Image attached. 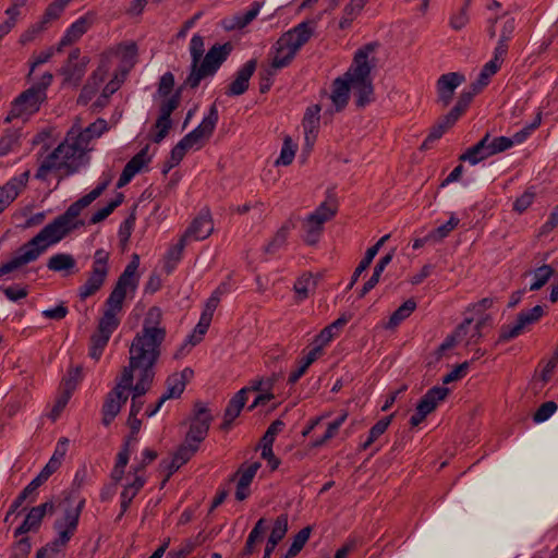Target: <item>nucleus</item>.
Listing matches in <instances>:
<instances>
[{"mask_svg":"<svg viewBox=\"0 0 558 558\" xmlns=\"http://www.w3.org/2000/svg\"><path fill=\"white\" fill-rule=\"evenodd\" d=\"M112 179L111 171L104 172L100 182L94 190L72 203L63 214L45 226L33 239L16 251L12 259L0 267V278L35 262L50 245L59 243L72 231L84 227L86 222L80 218L82 211L106 191Z\"/></svg>","mask_w":558,"mask_h":558,"instance_id":"1","label":"nucleus"},{"mask_svg":"<svg viewBox=\"0 0 558 558\" xmlns=\"http://www.w3.org/2000/svg\"><path fill=\"white\" fill-rule=\"evenodd\" d=\"M162 311L157 307H150L143 320L141 331L132 340L129 349V367H132V374L137 372V381L132 384L133 392L131 399L130 414L137 415L144 402L142 397L150 389L155 377L154 366L161 354V345L166 339V328L161 326Z\"/></svg>","mask_w":558,"mask_h":558,"instance_id":"2","label":"nucleus"},{"mask_svg":"<svg viewBox=\"0 0 558 558\" xmlns=\"http://www.w3.org/2000/svg\"><path fill=\"white\" fill-rule=\"evenodd\" d=\"M88 149L89 148L77 137L76 128L73 126L66 133L64 141L41 161L35 178L44 181L47 174L53 170H65L69 174L74 173L80 166L81 159Z\"/></svg>","mask_w":558,"mask_h":558,"instance_id":"3","label":"nucleus"},{"mask_svg":"<svg viewBox=\"0 0 558 558\" xmlns=\"http://www.w3.org/2000/svg\"><path fill=\"white\" fill-rule=\"evenodd\" d=\"M376 48L377 44L369 43L357 49L351 66L345 72V76L351 81L357 107H365L374 101V87L371 78L373 65L369 64V56Z\"/></svg>","mask_w":558,"mask_h":558,"instance_id":"4","label":"nucleus"},{"mask_svg":"<svg viewBox=\"0 0 558 558\" xmlns=\"http://www.w3.org/2000/svg\"><path fill=\"white\" fill-rule=\"evenodd\" d=\"M134 375L132 367L124 366L121 376L117 378L116 386L106 395L101 413L102 424L109 426L120 413L122 405L128 401Z\"/></svg>","mask_w":558,"mask_h":558,"instance_id":"5","label":"nucleus"},{"mask_svg":"<svg viewBox=\"0 0 558 558\" xmlns=\"http://www.w3.org/2000/svg\"><path fill=\"white\" fill-rule=\"evenodd\" d=\"M231 51L232 45L230 43L214 45L207 51L203 61L196 65L194 71L190 72L184 85L191 88H196L203 78L211 76L218 71Z\"/></svg>","mask_w":558,"mask_h":558,"instance_id":"6","label":"nucleus"},{"mask_svg":"<svg viewBox=\"0 0 558 558\" xmlns=\"http://www.w3.org/2000/svg\"><path fill=\"white\" fill-rule=\"evenodd\" d=\"M53 76L51 73L46 72L40 77L39 82L32 85L28 89L24 90L12 105V116L33 114L37 112L40 105L46 100L47 88L51 85Z\"/></svg>","mask_w":558,"mask_h":558,"instance_id":"7","label":"nucleus"},{"mask_svg":"<svg viewBox=\"0 0 558 558\" xmlns=\"http://www.w3.org/2000/svg\"><path fill=\"white\" fill-rule=\"evenodd\" d=\"M108 262V252L102 248L95 252L92 270L88 272L86 281L78 288L81 300H86L101 289L109 274Z\"/></svg>","mask_w":558,"mask_h":558,"instance_id":"8","label":"nucleus"},{"mask_svg":"<svg viewBox=\"0 0 558 558\" xmlns=\"http://www.w3.org/2000/svg\"><path fill=\"white\" fill-rule=\"evenodd\" d=\"M545 314L542 305L521 311L512 325H504L500 328L497 343L508 342L522 335L530 326L536 324Z\"/></svg>","mask_w":558,"mask_h":558,"instance_id":"9","label":"nucleus"},{"mask_svg":"<svg viewBox=\"0 0 558 558\" xmlns=\"http://www.w3.org/2000/svg\"><path fill=\"white\" fill-rule=\"evenodd\" d=\"M218 119V109L216 105H213L199 125L187 133L182 140L191 149H199L203 147L205 140H208L214 133Z\"/></svg>","mask_w":558,"mask_h":558,"instance_id":"10","label":"nucleus"},{"mask_svg":"<svg viewBox=\"0 0 558 558\" xmlns=\"http://www.w3.org/2000/svg\"><path fill=\"white\" fill-rule=\"evenodd\" d=\"M213 418L209 410L202 402H196L194 405V415L185 436L186 440L199 446L207 437Z\"/></svg>","mask_w":558,"mask_h":558,"instance_id":"11","label":"nucleus"},{"mask_svg":"<svg viewBox=\"0 0 558 558\" xmlns=\"http://www.w3.org/2000/svg\"><path fill=\"white\" fill-rule=\"evenodd\" d=\"M84 500L80 501L77 507L66 509L64 512V517L62 520H57L53 524V529L58 532V537L56 538L59 544L64 547L68 545L72 536L77 530L80 515L82 508L84 507Z\"/></svg>","mask_w":558,"mask_h":558,"instance_id":"12","label":"nucleus"},{"mask_svg":"<svg viewBox=\"0 0 558 558\" xmlns=\"http://www.w3.org/2000/svg\"><path fill=\"white\" fill-rule=\"evenodd\" d=\"M465 81V77L463 74L458 72H449L446 74H442L437 80V94L438 99L437 101L441 104L444 107H447L454 95V90L457 87H459L463 82Z\"/></svg>","mask_w":558,"mask_h":558,"instance_id":"13","label":"nucleus"},{"mask_svg":"<svg viewBox=\"0 0 558 558\" xmlns=\"http://www.w3.org/2000/svg\"><path fill=\"white\" fill-rule=\"evenodd\" d=\"M257 66L255 59L248 60L241 66L235 75V78L229 84L226 94L228 96L243 95L250 86V80L254 74Z\"/></svg>","mask_w":558,"mask_h":558,"instance_id":"14","label":"nucleus"},{"mask_svg":"<svg viewBox=\"0 0 558 558\" xmlns=\"http://www.w3.org/2000/svg\"><path fill=\"white\" fill-rule=\"evenodd\" d=\"M319 112L320 107L318 105L310 106L302 120L305 146L310 149L314 146L317 138L320 120Z\"/></svg>","mask_w":558,"mask_h":558,"instance_id":"15","label":"nucleus"},{"mask_svg":"<svg viewBox=\"0 0 558 558\" xmlns=\"http://www.w3.org/2000/svg\"><path fill=\"white\" fill-rule=\"evenodd\" d=\"M214 230L210 213L208 209L202 210L199 215L192 221L182 236H185V241L189 238L194 240H204L208 238Z\"/></svg>","mask_w":558,"mask_h":558,"instance_id":"16","label":"nucleus"},{"mask_svg":"<svg viewBox=\"0 0 558 558\" xmlns=\"http://www.w3.org/2000/svg\"><path fill=\"white\" fill-rule=\"evenodd\" d=\"M31 171L26 170L10 179L4 185L0 186V199L9 207L19 194L26 187Z\"/></svg>","mask_w":558,"mask_h":558,"instance_id":"17","label":"nucleus"},{"mask_svg":"<svg viewBox=\"0 0 558 558\" xmlns=\"http://www.w3.org/2000/svg\"><path fill=\"white\" fill-rule=\"evenodd\" d=\"M247 393L248 388H242L230 399L225 410L223 422L220 425L221 429L229 430L231 428L232 422L240 415L247 401Z\"/></svg>","mask_w":558,"mask_h":558,"instance_id":"18","label":"nucleus"},{"mask_svg":"<svg viewBox=\"0 0 558 558\" xmlns=\"http://www.w3.org/2000/svg\"><path fill=\"white\" fill-rule=\"evenodd\" d=\"M312 36V29L307 23L303 22L296 25L293 29L282 35L279 39L281 44H287L296 52L304 46Z\"/></svg>","mask_w":558,"mask_h":558,"instance_id":"19","label":"nucleus"},{"mask_svg":"<svg viewBox=\"0 0 558 558\" xmlns=\"http://www.w3.org/2000/svg\"><path fill=\"white\" fill-rule=\"evenodd\" d=\"M517 24L515 20L508 14L500 15V29H499V38L497 40V45L495 47V51L499 54L508 53L509 41L512 39Z\"/></svg>","mask_w":558,"mask_h":558,"instance_id":"20","label":"nucleus"},{"mask_svg":"<svg viewBox=\"0 0 558 558\" xmlns=\"http://www.w3.org/2000/svg\"><path fill=\"white\" fill-rule=\"evenodd\" d=\"M448 393V388L438 386L433 387L422 397L416 409L427 416L437 408L440 401L446 399Z\"/></svg>","mask_w":558,"mask_h":558,"instance_id":"21","label":"nucleus"},{"mask_svg":"<svg viewBox=\"0 0 558 558\" xmlns=\"http://www.w3.org/2000/svg\"><path fill=\"white\" fill-rule=\"evenodd\" d=\"M90 20L87 15L81 16L76 20L65 32L64 36L61 38L57 51H62L64 46L71 45L78 40L90 27Z\"/></svg>","mask_w":558,"mask_h":558,"instance_id":"22","label":"nucleus"},{"mask_svg":"<svg viewBox=\"0 0 558 558\" xmlns=\"http://www.w3.org/2000/svg\"><path fill=\"white\" fill-rule=\"evenodd\" d=\"M351 88V81L345 75L333 81L330 98L337 111L342 110L347 106Z\"/></svg>","mask_w":558,"mask_h":558,"instance_id":"23","label":"nucleus"},{"mask_svg":"<svg viewBox=\"0 0 558 558\" xmlns=\"http://www.w3.org/2000/svg\"><path fill=\"white\" fill-rule=\"evenodd\" d=\"M140 256L137 254H133L131 262L126 265L123 272L118 278L116 287H120L126 292L128 289L134 291L138 284V277L136 276Z\"/></svg>","mask_w":558,"mask_h":558,"instance_id":"24","label":"nucleus"},{"mask_svg":"<svg viewBox=\"0 0 558 558\" xmlns=\"http://www.w3.org/2000/svg\"><path fill=\"white\" fill-rule=\"evenodd\" d=\"M488 133H486L481 141H478L475 145L468 148L460 157L459 160L468 161L471 165H477L478 162L490 157L489 147H488Z\"/></svg>","mask_w":558,"mask_h":558,"instance_id":"25","label":"nucleus"},{"mask_svg":"<svg viewBox=\"0 0 558 558\" xmlns=\"http://www.w3.org/2000/svg\"><path fill=\"white\" fill-rule=\"evenodd\" d=\"M80 49H73L68 57L65 65L62 68V74L68 81H78L84 75L86 61H80Z\"/></svg>","mask_w":558,"mask_h":558,"instance_id":"26","label":"nucleus"},{"mask_svg":"<svg viewBox=\"0 0 558 558\" xmlns=\"http://www.w3.org/2000/svg\"><path fill=\"white\" fill-rule=\"evenodd\" d=\"M458 120H456L449 112L440 117L437 122L432 126L428 135L424 140L421 149H428L430 144L439 140L447 130H449Z\"/></svg>","mask_w":558,"mask_h":558,"instance_id":"27","label":"nucleus"},{"mask_svg":"<svg viewBox=\"0 0 558 558\" xmlns=\"http://www.w3.org/2000/svg\"><path fill=\"white\" fill-rule=\"evenodd\" d=\"M323 354L322 345L314 343L313 348L300 360L299 367L293 371L288 383L294 385L307 371V368Z\"/></svg>","mask_w":558,"mask_h":558,"instance_id":"28","label":"nucleus"},{"mask_svg":"<svg viewBox=\"0 0 558 558\" xmlns=\"http://www.w3.org/2000/svg\"><path fill=\"white\" fill-rule=\"evenodd\" d=\"M267 530L266 519L260 518L250 532L245 545L240 553L239 557L244 558L255 551V545L263 541L264 533Z\"/></svg>","mask_w":558,"mask_h":558,"instance_id":"29","label":"nucleus"},{"mask_svg":"<svg viewBox=\"0 0 558 558\" xmlns=\"http://www.w3.org/2000/svg\"><path fill=\"white\" fill-rule=\"evenodd\" d=\"M76 266L75 258L68 253H57L52 255L47 263L49 270L61 272L65 271L66 275L72 274Z\"/></svg>","mask_w":558,"mask_h":558,"instance_id":"30","label":"nucleus"},{"mask_svg":"<svg viewBox=\"0 0 558 558\" xmlns=\"http://www.w3.org/2000/svg\"><path fill=\"white\" fill-rule=\"evenodd\" d=\"M186 241L185 236H181L177 244L171 245L166 255H165V263H163V270L166 274H171L177 265L180 263L183 256V251L185 248Z\"/></svg>","mask_w":558,"mask_h":558,"instance_id":"31","label":"nucleus"},{"mask_svg":"<svg viewBox=\"0 0 558 558\" xmlns=\"http://www.w3.org/2000/svg\"><path fill=\"white\" fill-rule=\"evenodd\" d=\"M296 51L287 44H281L278 39L276 44V52L271 61V66L276 70L288 66L294 59Z\"/></svg>","mask_w":558,"mask_h":558,"instance_id":"32","label":"nucleus"},{"mask_svg":"<svg viewBox=\"0 0 558 558\" xmlns=\"http://www.w3.org/2000/svg\"><path fill=\"white\" fill-rule=\"evenodd\" d=\"M107 130V121L104 119H97L83 131L76 129V135L82 143L88 147L92 140L100 137Z\"/></svg>","mask_w":558,"mask_h":558,"instance_id":"33","label":"nucleus"},{"mask_svg":"<svg viewBox=\"0 0 558 558\" xmlns=\"http://www.w3.org/2000/svg\"><path fill=\"white\" fill-rule=\"evenodd\" d=\"M349 319H350V317L345 316V315H342L341 317H339L337 320H335L329 326L325 327L319 332V335L316 337L314 343L316 345H322V349H324V347L326 344H328L335 338V336L337 335V331L340 328H342L349 322Z\"/></svg>","mask_w":558,"mask_h":558,"instance_id":"34","label":"nucleus"},{"mask_svg":"<svg viewBox=\"0 0 558 558\" xmlns=\"http://www.w3.org/2000/svg\"><path fill=\"white\" fill-rule=\"evenodd\" d=\"M337 210L338 205L336 198L328 197L308 216L312 217V219H317L318 223H325L336 216Z\"/></svg>","mask_w":558,"mask_h":558,"instance_id":"35","label":"nucleus"},{"mask_svg":"<svg viewBox=\"0 0 558 558\" xmlns=\"http://www.w3.org/2000/svg\"><path fill=\"white\" fill-rule=\"evenodd\" d=\"M293 228L290 221L284 222L275 233L272 239L265 246L267 254H275L287 244L288 235Z\"/></svg>","mask_w":558,"mask_h":558,"instance_id":"36","label":"nucleus"},{"mask_svg":"<svg viewBox=\"0 0 558 558\" xmlns=\"http://www.w3.org/2000/svg\"><path fill=\"white\" fill-rule=\"evenodd\" d=\"M288 514L282 513L278 515L275 520L274 526L270 531V535L267 539V545H270L272 547H277V545L284 538L287 532H288Z\"/></svg>","mask_w":558,"mask_h":558,"instance_id":"37","label":"nucleus"},{"mask_svg":"<svg viewBox=\"0 0 558 558\" xmlns=\"http://www.w3.org/2000/svg\"><path fill=\"white\" fill-rule=\"evenodd\" d=\"M121 322L120 314L105 310L102 316L99 318L97 331L111 337L113 331L119 327Z\"/></svg>","mask_w":558,"mask_h":558,"instance_id":"38","label":"nucleus"},{"mask_svg":"<svg viewBox=\"0 0 558 558\" xmlns=\"http://www.w3.org/2000/svg\"><path fill=\"white\" fill-rule=\"evenodd\" d=\"M416 308V302L412 299L407 300L390 316L387 328H395L405 318H408Z\"/></svg>","mask_w":558,"mask_h":558,"instance_id":"39","label":"nucleus"},{"mask_svg":"<svg viewBox=\"0 0 558 558\" xmlns=\"http://www.w3.org/2000/svg\"><path fill=\"white\" fill-rule=\"evenodd\" d=\"M54 512V502L52 500L46 501L39 506L33 507L27 513L26 518L33 526L38 531L44 517L47 513L52 514Z\"/></svg>","mask_w":558,"mask_h":558,"instance_id":"40","label":"nucleus"},{"mask_svg":"<svg viewBox=\"0 0 558 558\" xmlns=\"http://www.w3.org/2000/svg\"><path fill=\"white\" fill-rule=\"evenodd\" d=\"M124 199V195L122 193H118L116 197L110 201L106 206L102 208H99L97 211H95L92 217L88 220L89 225H97L101 221H104L107 217H109L112 211L119 207Z\"/></svg>","mask_w":558,"mask_h":558,"instance_id":"41","label":"nucleus"},{"mask_svg":"<svg viewBox=\"0 0 558 558\" xmlns=\"http://www.w3.org/2000/svg\"><path fill=\"white\" fill-rule=\"evenodd\" d=\"M324 223H318L317 219L307 216L303 222L304 242L314 245L318 242L323 231Z\"/></svg>","mask_w":558,"mask_h":558,"instance_id":"42","label":"nucleus"},{"mask_svg":"<svg viewBox=\"0 0 558 558\" xmlns=\"http://www.w3.org/2000/svg\"><path fill=\"white\" fill-rule=\"evenodd\" d=\"M392 415L379 420L369 430L368 436L364 442L360 445L362 450L368 449L389 427Z\"/></svg>","mask_w":558,"mask_h":558,"instance_id":"43","label":"nucleus"},{"mask_svg":"<svg viewBox=\"0 0 558 558\" xmlns=\"http://www.w3.org/2000/svg\"><path fill=\"white\" fill-rule=\"evenodd\" d=\"M167 390L161 396V402H166L169 399H175L179 398L184 389L185 384L175 376V374L170 375L166 380Z\"/></svg>","mask_w":558,"mask_h":558,"instance_id":"44","label":"nucleus"},{"mask_svg":"<svg viewBox=\"0 0 558 558\" xmlns=\"http://www.w3.org/2000/svg\"><path fill=\"white\" fill-rule=\"evenodd\" d=\"M312 527L305 526L296 535H294L293 541L289 549L287 550L283 558H294L304 547L306 542L311 536Z\"/></svg>","mask_w":558,"mask_h":558,"instance_id":"45","label":"nucleus"},{"mask_svg":"<svg viewBox=\"0 0 558 558\" xmlns=\"http://www.w3.org/2000/svg\"><path fill=\"white\" fill-rule=\"evenodd\" d=\"M316 280L310 274H304L294 283V291L298 294L299 300H305L310 293L316 288Z\"/></svg>","mask_w":558,"mask_h":558,"instance_id":"46","label":"nucleus"},{"mask_svg":"<svg viewBox=\"0 0 558 558\" xmlns=\"http://www.w3.org/2000/svg\"><path fill=\"white\" fill-rule=\"evenodd\" d=\"M477 95L472 88L464 89L459 98L457 104L453 106V108L449 111V113L456 119L459 120V118L465 112L470 104L472 102L473 98Z\"/></svg>","mask_w":558,"mask_h":558,"instance_id":"47","label":"nucleus"},{"mask_svg":"<svg viewBox=\"0 0 558 558\" xmlns=\"http://www.w3.org/2000/svg\"><path fill=\"white\" fill-rule=\"evenodd\" d=\"M555 269L547 264L542 265L533 272L534 281L530 286V291L542 289L553 277Z\"/></svg>","mask_w":558,"mask_h":558,"instance_id":"48","label":"nucleus"},{"mask_svg":"<svg viewBox=\"0 0 558 558\" xmlns=\"http://www.w3.org/2000/svg\"><path fill=\"white\" fill-rule=\"evenodd\" d=\"M20 134L16 130L8 129L0 137V156H7L19 146Z\"/></svg>","mask_w":558,"mask_h":558,"instance_id":"49","label":"nucleus"},{"mask_svg":"<svg viewBox=\"0 0 558 558\" xmlns=\"http://www.w3.org/2000/svg\"><path fill=\"white\" fill-rule=\"evenodd\" d=\"M110 337L101 333L99 331H95L90 337V350L89 355L92 359L98 361L108 344Z\"/></svg>","mask_w":558,"mask_h":558,"instance_id":"50","label":"nucleus"},{"mask_svg":"<svg viewBox=\"0 0 558 558\" xmlns=\"http://www.w3.org/2000/svg\"><path fill=\"white\" fill-rule=\"evenodd\" d=\"M460 220L452 214L449 218V220L439 226L438 228L434 229L429 232V238L434 239V243L441 242L444 239H446L452 230H454Z\"/></svg>","mask_w":558,"mask_h":558,"instance_id":"51","label":"nucleus"},{"mask_svg":"<svg viewBox=\"0 0 558 558\" xmlns=\"http://www.w3.org/2000/svg\"><path fill=\"white\" fill-rule=\"evenodd\" d=\"M126 296V291L120 287L113 288L108 299L105 302L106 310L121 314L122 305Z\"/></svg>","mask_w":558,"mask_h":558,"instance_id":"52","label":"nucleus"},{"mask_svg":"<svg viewBox=\"0 0 558 558\" xmlns=\"http://www.w3.org/2000/svg\"><path fill=\"white\" fill-rule=\"evenodd\" d=\"M260 10V4L258 2H254L248 10L243 13H240L234 16V23L232 27L234 28H244L247 26L256 16L258 15Z\"/></svg>","mask_w":558,"mask_h":558,"instance_id":"53","label":"nucleus"},{"mask_svg":"<svg viewBox=\"0 0 558 558\" xmlns=\"http://www.w3.org/2000/svg\"><path fill=\"white\" fill-rule=\"evenodd\" d=\"M204 38L195 34L190 41V53H191V71H194L196 65L201 62L204 54Z\"/></svg>","mask_w":558,"mask_h":558,"instance_id":"54","label":"nucleus"},{"mask_svg":"<svg viewBox=\"0 0 558 558\" xmlns=\"http://www.w3.org/2000/svg\"><path fill=\"white\" fill-rule=\"evenodd\" d=\"M147 151L148 147L141 149L128 161L124 168L136 175L143 169V167L150 161V158L147 156Z\"/></svg>","mask_w":558,"mask_h":558,"instance_id":"55","label":"nucleus"},{"mask_svg":"<svg viewBox=\"0 0 558 558\" xmlns=\"http://www.w3.org/2000/svg\"><path fill=\"white\" fill-rule=\"evenodd\" d=\"M471 318H465L454 330V332L449 336L446 341L441 344V349H448L451 348L456 342L461 341L468 333V330L470 329L472 325Z\"/></svg>","mask_w":558,"mask_h":558,"instance_id":"56","label":"nucleus"},{"mask_svg":"<svg viewBox=\"0 0 558 558\" xmlns=\"http://www.w3.org/2000/svg\"><path fill=\"white\" fill-rule=\"evenodd\" d=\"M199 446L194 442H190L185 439L184 444L181 445L178 450L174 452L173 458L179 462V464L183 465L196 453Z\"/></svg>","mask_w":558,"mask_h":558,"instance_id":"57","label":"nucleus"},{"mask_svg":"<svg viewBox=\"0 0 558 558\" xmlns=\"http://www.w3.org/2000/svg\"><path fill=\"white\" fill-rule=\"evenodd\" d=\"M227 290L228 287L226 283L219 284L217 289L211 293L210 298L207 300L205 308L202 314L213 318L214 312L216 311L220 302V298L222 294L227 292Z\"/></svg>","mask_w":558,"mask_h":558,"instance_id":"58","label":"nucleus"},{"mask_svg":"<svg viewBox=\"0 0 558 558\" xmlns=\"http://www.w3.org/2000/svg\"><path fill=\"white\" fill-rule=\"evenodd\" d=\"M32 550V543L28 536H23L12 544L9 558H27Z\"/></svg>","mask_w":558,"mask_h":558,"instance_id":"59","label":"nucleus"},{"mask_svg":"<svg viewBox=\"0 0 558 558\" xmlns=\"http://www.w3.org/2000/svg\"><path fill=\"white\" fill-rule=\"evenodd\" d=\"M284 426H286V424L283 421H281L279 418L275 420L268 426L266 433L264 434V436L260 440V446H267V450L269 451V446L272 447L277 435L283 430Z\"/></svg>","mask_w":558,"mask_h":558,"instance_id":"60","label":"nucleus"},{"mask_svg":"<svg viewBox=\"0 0 558 558\" xmlns=\"http://www.w3.org/2000/svg\"><path fill=\"white\" fill-rule=\"evenodd\" d=\"M294 156H295V145L292 143V140L289 136H287L283 141L280 156L277 159L276 163L282 165V166H289L293 161Z\"/></svg>","mask_w":558,"mask_h":558,"instance_id":"61","label":"nucleus"},{"mask_svg":"<svg viewBox=\"0 0 558 558\" xmlns=\"http://www.w3.org/2000/svg\"><path fill=\"white\" fill-rule=\"evenodd\" d=\"M488 147L492 156L502 153L509 148L512 147V142L510 141V137L507 136H497L492 137L488 133Z\"/></svg>","mask_w":558,"mask_h":558,"instance_id":"62","label":"nucleus"},{"mask_svg":"<svg viewBox=\"0 0 558 558\" xmlns=\"http://www.w3.org/2000/svg\"><path fill=\"white\" fill-rule=\"evenodd\" d=\"M171 128V118L159 114L155 123V129L157 130V132L155 133L153 141L155 143H160L168 135Z\"/></svg>","mask_w":558,"mask_h":558,"instance_id":"63","label":"nucleus"},{"mask_svg":"<svg viewBox=\"0 0 558 558\" xmlns=\"http://www.w3.org/2000/svg\"><path fill=\"white\" fill-rule=\"evenodd\" d=\"M558 409V405L554 401H546L539 405L533 415L535 423H542L548 420Z\"/></svg>","mask_w":558,"mask_h":558,"instance_id":"64","label":"nucleus"}]
</instances>
